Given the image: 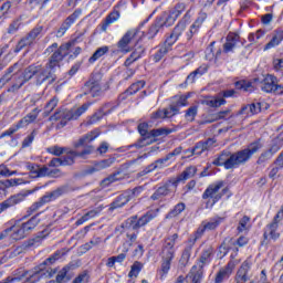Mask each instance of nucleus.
I'll list each match as a JSON object with an SVG mask.
<instances>
[{
	"instance_id": "19",
	"label": "nucleus",
	"mask_w": 283,
	"mask_h": 283,
	"mask_svg": "<svg viewBox=\"0 0 283 283\" xmlns=\"http://www.w3.org/2000/svg\"><path fill=\"white\" fill-rule=\"evenodd\" d=\"M78 17H81V11H75L71 15H69L66 20L59 28L56 32V36L59 39H61V36H64L65 32H67L70 28H72V24H74V22L76 21V19H78Z\"/></svg>"
},
{
	"instance_id": "45",
	"label": "nucleus",
	"mask_w": 283,
	"mask_h": 283,
	"mask_svg": "<svg viewBox=\"0 0 283 283\" xmlns=\"http://www.w3.org/2000/svg\"><path fill=\"white\" fill-rule=\"evenodd\" d=\"M168 157H164L160 159L155 160V163L150 164L147 168L146 171L147 174H150V171H156V169H165V163H168Z\"/></svg>"
},
{
	"instance_id": "42",
	"label": "nucleus",
	"mask_w": 283,
	"mask_h": 283,
	"mask_svg": "<svg viewBox=\"0 0 283 283\" xmlns=\"http://www.w3.org/2000/svg\"><path fill=\"white\" fill-rule=\"evenodd\" d=\"M212 254H213V248L212 247L206 248L196 265L205 269V264L209 263V259L211 258Z\"/></svg>"
},
{
	"instance_id": "9",
	"label": "nucleus",
	"mask_w": 283,
	"mask_h": 283,
	"mask_svg": "<svg viewBox=\"0 0 283 283\" xmlns=\"http://www.w3.org/2000/svg\"><path fill=\"white\" fill-rule=\"evenodd\" d=\"M156 216H154L151 212H147L144 216H142L138 219V216L129 217L124 223V229H133V231H138V229H142V227H145L154 220Z\"/></svg>"
},
{
	"instance_id": "59",
	"label": "nucleus",
	"mask_w": 283,
	"mask_h": 283,
	"mask_svg": "<svg viewBox=\"0 0 283 283\" xmlns=\"http://www.w3.org/2000/svg\"><path fill=\"white\" fill-rule=\"evenodd\" d=\"M205 151L207 150L202 142H198L196 146L190 150L191 156H201L202 154H205Z\"/></svg>"
},
{
	"instance_id": "26",
	"label": "nucleus",
	"mask_w": 283,
	"mask_h": 283,
	"mask_svg": "<svg viewBox=\"0 0 283 283\" xmlns=\"http://www.w3.org/2000/svg\"><path fill=\"white\" fill-rule=\"evenodd\" d=\"M72 264H67L64 268H62L55 277L56 283H67L70 280H72L73 275L70 273L72 271Z\"/></svg>"
},
{
	"instance_id": "27",
	"label": "nucleus",
	"mask_w": 283,
	"mask_h": 283,
	"mask_svg": "<svg viewBox=\"0 0 283 283\" xmlns=\"http://www.w3.org/2000/svg\"><path fill=\"white\" fill-rule=\"evenodd\" d=\"M39 114H41V109L34 108L27 116L18 122V127L22 129V127H28L31 123H34L36 118H39Z\"/></svg>"
},
{
	"instance_id": "5",
	"label": "nucleus",
	"mask_w": 283,
	"mask_h": 283,
	"mask_svg": "<svg viewBox=\"0 0 283 283\" xmlns=\"http://www.w3.org/2000/svg\"><path fill=\"white\" fill-rule=\"evenodd\" d=\"M222 187H224V181H217V182L208 186V188L202 193L203 200H209V198L212 199L210 208L213 207V205H216V202H219L222 199V196H224V193H227V191H229L228 187H226L223 189H222ZM220 189H222L221 192H220Z\"/></svg>"
},
{
	"instance_id": "10",
	"label": "nucleus",
	"mask_w": 283,
	"mask_h": 283,
	"mask_svg": "<svg viewBox=\"0 0 283 283\" xmlns=\"http://www.w3.org/2000/svg\"><path fill=\"white\" fill-rule=\"evenodd\" d=\"M107 86L101 85V75L92 76L84 84V94H91L93 98H96V96H101L104 92H107Z\"/></svg>"
},
{
	"instance_id": "3",
	"label": "nucleus",
	"mask_w": 283,
	"mask_h": 283,
	"mask_svg": "<svg viewBox=\"0 0 283 283\" xmlns=\"http://www.w3.org/2000/svg\"><path fill=\"white\" fill-rule=\"evenodd\" d=\"M205 19H207V14H203L195 21V23L190 27V29L187 31V23L179 22L172 30V32L169 34V36L166 38L167 45L174 46V44L177 41H191L193 39V35L200 30V25L205 23Z\"/></svg>"
},
{
	"instance_id": "57",
	"label": "nucleus",
	"mask_w": 283,
	"mask_h": 283,
	"mask_svg": "<svg viewBox=\"0 0 283 283\" xmlns=\"http://www.w3.org/2000/svg\"><path fill=\"white\" fill-rule=\"evenodd\" d=\"M249 112L254 116V114H260L262 112V104L261 103H252L250 105L243 106V112Z\"/></svg>"
},
{
	"instance_id": "15",
	"label": "nucleus",
	"mask_w": 283,
	"mask_h": 283,
	"mask_svg": "<svg viewBox=\"0 0 283 283\" xmlns=\"http://www.w3.org/2000/svg\"><path fill=\"white\" fill-rule=\"evenodd\" d=\"M136 34H138L137 29L128 30L123 35V38L117 42L118 50H120V52H125L126 54H127V52H130L129 43H132V41H134V39H136Z\"/></svg>"
},
{
	"instance_id": "60",
	"label": "nucleus",
	"mask_w": 283,
	"mask_h": 283,
	"mask_svg": "<svg viewBox=\"0 0 283 283\" xmlns=\"http://www.w3.org/2000/svg\"><path fill=\"white\" fill-rule=\"evenodd\" d=\"M91 154H94V146L88 145L84 147L82 151H77V158H82L83 160L87 159V156H91Z\"/></svg>"
},
{
	"instance_id": "24",
	"label": "nucleus",
	"mask_w": 283,
	"mask_h": 283,
	"mask_svg": "<svg viewBox=\"0 0 283 283\" xmlns=\"http://www.w3.org/2000/svg\"><path fill=\"white\" fill-rule=\"evenodd\" d=\"M185 12V3H178L172 11H170V14L166 18L165 25L166 28H169L176 23V19L179 18L180 14Z\"/></svg>"
},
{
	"instance_id": "35",
	"label": "nucleus",
	"mask_w": 283,
	"mask_h": 283,
	"mask_svg": "<svg viewBox=\"0 0 283 283\" xmlns=\"http://www.w3.org/2000/svg\"><path fill=\"white\" fill-rule=\"evenodd\" d=\"M171 45L167 44V40H165L164 45L159 48V50L153 55L154 63H159V61H163L166 54L169 53V50H171Z\"/></svg>"
},
{
	"instance_id": "16",
	"label": "nucleus",
	"mask_w": 283,
	"mask_h": 283,
	"mask_svg": "<svg viewBox=\"0 0 283 283\" xmlns=\"http://www.w3.org/2000/svg\"><path fill=\"white\" fill-rule=\"evenodd\" d=\"M279 227L280 226L276 224L275 222H271L264 228V240L262 241V244H269L270 240H273V242L280 240V232H277Z\"/></svg>"
},
{
	"instance_id": "46",
	"label": "nucleus",
	"mask_w": 283,
	"mask_h": 283,
	"mask_svg": "<svg viewBox=\"0 0 283 283\" xmlns=\"http://www.w3.org/2000/svg\"><path fill=\"white\" fill-rule=\"evenodd\" d=\"M101 213V209L95 208L88 212H86L82 218H80L75 224L80 227V224H84V222H87V220H92V218H96Z\"/></svg>"
},
{
	"instance_id": "39",
	"label": "nucleus",
	"mask_w": 283,
	"mask_h": 283,
	"mask_svg": "<svg viewBox=\"0 0 283 283\" xmlns=\"http://www.w3.org/2000/svg\"><path fill=\"white\" fill-rule=\"evenodd\" d=\"M283 41V31L279 30L275 31L271 41L265 45L264 50H271L272 48H276V45H280Z\"/></svg>"
},
{
	"instance_id": "36",
	"label": "nucleus",
	"mask_w": 283,
	"mask_h": 283,
	"mask_svg": "<svg viewBox=\"0 0 283 283\" xmlns=\"http://www.w3.org/2000/svg\"><path fill=\"white\" fill-rule=\"evenodd\" d=\"M90 103H85L76 109L69 111V118H71V120H78V118L90 109Z\"/></svg>"
},
{
	"instance_id": "29",
	"label": "nucleus",
	"mask_w": 283,
	"mask_h": 283,
	"mask_svg": "<svg viewBox=\"0 0 283 283\" xmlns=\"http://www.w3.org/2000/svg\"><path fill=\"white\" fill-rule=\"evenodd\" d=\"M17 67H19L18 63L7 69L6 73L0 78V90H2L6 85H8V83H10V81L13 80Z\"/></svg>"
},
{
	"instance_id": "54",
	"label": "nucleus",
	"mask_w": 283,
	"mask_h": 283,
	"mask_svg": "<svg viewBox=\"0 0 283 283\" xmlns=\"http://www.w3.org/2000/svg\"><path fill=\"white\" fill-rule=\"evenodd\" d=\"M282 139L274 138L268 150L271 153L272 156H275V154H277L279 150L282 149Z\"/></svg>"
},
{
	"instance_id": "4",
	"label": "nucleus",
	"mask_w": 283,
	"mask_h": 283,
	"mask_svg": "<svg viewBox=\"0 0 283 283\" xmlns=\"http://www.w3.org/2000/svg\"><path fill=\"white\" fill-rule=\"evenodd\" d=\"M178 233L170 234L164 239L161 248V268L159 270L160 280H165V275L171 270V262L176 258V242H178Z\"/></svg>"
},
{
	"instance_id": "18",
	"label": "nucleus",
	"mask_w": 283,
	"mask_h": 283,
	"mask_svg": "<svg viewBox=\"0 0 283 283\" xmlns=\"http://www.w3.org/2000/svg\"><path fill=\"white\" fill-rule=\"evenodd\" d=\"M197 172L198 168H196V166L187 167L179 176H177L176 179H172L174 190L176 191V189H178V185H180V182H186L189 178H193Z\"/></svg>"
},
{
	"instance_id": "14",
	"label": "nucleus",
	"mask_w": 283,
	"mask_h": 283,
	"mask_svg": "<svg viewBox=\"0 0 283 283\" xmlns=\"http://www.w3.org/2000/svg\"><path fill=\"white\" fill-rule=\"evenodd\" d=\"M238 266V260H231L224 268H221L216 275L214 283H222L224 280H229L233 273V269Z\"/></svg>"
},
{
	"instance_id": "11",
	"label": "nucleus",
	"mask_w": 283,
	"mask_h": 283,
	"mask_svg": "<svg viewBox=\"0 0 283 283\" xmlns=\"http://www.w3.org/2000/svg\"><path fill=\"white\" fill-rule=\"evenodd\" d=\"M65 191H66L65 187H60L51 192H46L39 201L34 202L29 208V210L31 211V213L39 211V209H41V207H43V205H48L49 202H52V201L56 200L57 198H61V196H63V193H65Z\"/></svg>"
},
{
	"instance_id": "50",
	"label": "nucleus",
	"mask_w": 283,
	"mask_h": 283,
	"mask_svg": "<svg viewBox=\"0 0 283 283\" xmlns=\"http://www.w3.org/2000/svg\"><path fill=\"white\" fill-rule=\"evenodd\" d=\"M120 171L114 172L113 175L104 178L101 181V187L105 188V187H109V185L114 184V182H118V180H120Z\"/></svg>"
},
{
	"instance_id": "52",
	"label": "nucleus",
	"mask_w": 283,
	"mask_h": 283,
	"mask_svg": "<svg viewBox=\"0 0 283 283\" xmlns=\"http://www.w3.org/2000/svg\"><path fill=\"white\" fill-rule=\"evenodd\" d=\"M196 116H198V105L190 106L185 114L186 120H188V123H193Z\"/></svg>"
},
{
	"instance_id": "23",
	"label": "nucleus",
	"mask_w": 283,
	"mask_h": 283,
	"mask_svg": "<svg viewBox=\"0 0 283 283\" xmlns=\"http://www.w3.org/2000/svg\"><path fill=\"white\" fill-rule=\"evenodd\" d=\"M23 200H25V193H17L11 196L2 203H0V213H2V211H6V209H10V207H14V205L23 202Z\"/></svg>"
},
{
	"instance_id": "61",
	"label": "nucleus",
	"mask_w": 283,
	"mask_h": 283,
	"mask_svg": "<svg viewBox=\"0 0 283 283\" xmlns=\"http://www.w3.org/2000/svg\"><path fill=\"white\" fill-rule=\"evenodd\" d=\"M153 138H158V136H169V134H171V129L168 128H157V129H153L149 133Z\"/></svg>"
},
{
	"instance_id": "1",
	"label": "nucleus",
	"mask_w": 283,
	"mask_h": 283,
	"mask_svg": "<svg viewBox=\"0 0 283 283\" xmlns=\"http://www.w3.org/2000/svg\"><path fill=\"white\" fill-rule=\"evenodd\" d=\"M71 44L65 43L59 48V43L54 42L52 45L46 48L44 54H53L49 57L45 66L41 64H31L27 66L29 72V78L34 81L36 87H41L43 83L52 85L56 81V67H61V61L67 56V51L70 50Z\"/></svg>"
},
{
	"instance_id": "38",
	"label": "nucleus",
	"mask_w": 283,
	"mask_h": 283,
	"mask_svg": "<svg viewBox=\"0 0 283 283\" xmlns=\"http://www.w3.org/2000/svg\"><path fill=\"white\" fill-rule=\"evenodd\" d=\"M64 154H66V156L62 158L63 167L74 165L76 158H78V151L70 150L69 148H66Z\"/></svg>"
},
{
	"instance_id": "7",
	"label": "nucleus",
	"mask_w": 283,
	"mask_h": 283,
	"mask_svg": "<svg viewBox=\"0 0 283 283\" xmlns=\"http://www.w3.org/2000/svg\"><path fill=\"white\" fill-rule=\"evenodd\" d=\"M143 193V187H136L134 189H128L119 195L112 203H111V211L114 209H120V207H125L127 202L134 200V198H138Z\"/></svg>"
},
{
	"instance_id": "55",
	"label": "nucleus",
	"mask_w": 283,
	"mask_h": 283,
	"mask_svg": "<svg viewBox=\"0 0 283 283\" xmlns=\"http://www.w3.org/2000/svg\"><path fill=\"white\" fill-rule=\"evenodd\" d=\"M56 105H59V98L56 97L51 98L44 107V116H50V114L54 112V108L56 107Z\"/></svg>"
},
{
	"instance_id": "64",
	"label": "nucleus",
	"mask_w": 283,
	"mask_h": 283,
	"mask_svg": "<svg viewBox=\"0 0 283 283\" xmlns=\"http://www.w3.org/2000/svg\"><path fill=\"white\" fill-rule=\"evenodd\" d=\"M271 158H273V155L269 150H265L259 156L256 164L264 165V163H269Z\"/></svg>"
},
{
	"instance_id": "13",
	"label": "nucleus",
	"mask_w": 283,
	"mask_h": 283,
	"mask_svg": "<svg viewBox=\"0 0 283 283\" xmlns=\"http://www.w3.org/2000/svg\"><path fill=\"white\" fill-rule=\"evenodd\" d=\"M44 238L45 237L43 235H38L33 239H30L24 244L14 248L13 251L11 252V258H17V255H21V253H25V251H28V249H32V247H39L41 242H43Z\"/></svg>"
},
{
	"instance_id": "33",
	"label": "nucleus",
	"mask_w": 283,
	"mask_h": 283,
	"mask_svg": "<svg viewBox=\"0 0 283 283\" xmlns=\"http://www.w3.org/2000/svg\"><path fill=\"white\" fill-rule=\"evenodd\" d=\"M222 220H224L223 218L220 217H216L210 219L209 222H207L206 224H203V229L197 231V235L200 233V235H202L205 233V231H213V229H218V227H220V223L222 222Z\"/></svg>"
},
{
	"instance_id": "53",
	"label": "nucleus",
	"mask_w": 283,
	"mask_h": 283,
	"mask_svg": "<svg viewBox=\"0 0 283 283\" xmlns=\"http://www.w3.org/2000/svg\"><path fill=\"white\" fill-rule=\"evenodd\" d=\"M145 84L146 83L143 80L133 83L126 91V94H129L132 96V95L136 94L137 92H140V90H143V87H145Z\"/></svg>"
},
{
	"instance_id": "30",
	"label": "nucleus",
	"mask_w": 283,
	"mask_h": 283,
	"mask_svg": "<svg viewBox=\"0 0 283 283\" xmlns=\"http://www.w3.org/2000/svg\"><path fill=\"white\" fill-rule=\"evenodd\" d=\"M200 265H193L188 274V279L191 280V283H201L202 275L205 271Z\"/></svg>"
},
{
	"instance_id": "44",
	"label": "nucleus",
	"mask_w": 283,
	"mask_h": 283,
	"mask_svg": "<svg viewBox=\"0 0 283 283\" xmlns=\"http://www.w3.org/2000/svg\"><path fill=\"white\" fill-rule=\"evenodd\" d=\"M185 209H187V206L185 205V202H179L177 203L172 210H170L167 214L166 218L168 220H171V218H178V216H180V213H182V211H185Z\"/></svg>"
},
{
	"instance_id": "62",
	"label": "nucleus",
	"mask_w": 283,
	"mask_h": 283,
	"mask_svg": "<svg viewBox=\"0 0 283 283\" xmlns=\"http://www.w3.org/2000/svg\"><path fill=\"white\" fill-rule=\"evenodd\" d=\"M19 28H21V18L14 20L8 28V34H17L19 32Z\"/></svg>"
},
{
	"instance_id": "8",
	"label": "nucleus",
	"mask_w": 283,
	"mask_h": 283,
	"mask_svg": "<svg viewBox=\"0 0 283 283\" xmlns=\"http://www.w3.org/2000/svg\"><path fill=\"white\" fill-rule=\"evenodd\" d=\"M249 242V239L247 237H240L237 241L232 238H227L223 240V242L220 245V252L223 255H227L229 251L233 250V253L231 254V259L234 260L235 255H238V247H244ZM238 244V247H235Z\"/></svg>"
},
{
	"instance_id": "56",
	"label": "nucleus",
	"mask_w": 283,
	"mask_h": 283,
	"mask_svg": "<svg viewBox=\"0 0 283 283\" xmlns=\"http://www.w3.org/2000/svg\"><path fill=\"white\" fill-rule=\"evenodd\" d=\"M198 238H200V235L196 234L195 237L188 239V241L186 242V247L184 249V253H188L191 255V251H193V247H196Z\"/></svg>"
},
{
	"instance_id": "31",
	"label": "nucleus",
	"mask_w": 283,
	"mask_h": 283,
	"mask_svg": "<svg viewBox=\"0 0 283 283\" xmlns=\"http://www.w3.org/2000/svg\"><path fill=\"white\" fill-rule=\"evenodd\" d=\"M114 160L112 159H104L96 163L93 167L86 169V174H96V171H103V169H107V167H112Z\"/></svg>"
},
{
	"instance_id": "17",
	"label": "nucleus",
	"mask_w": 283,
	"mask_h": 283,
	"mask_svg": "<svg viewBox=\"0 0 283 283\" xmlns=\"http://www.w3.org/2000/svg\"><path fill=\"white\" fill-rule=\"evenodd\" d=\"M101 136V129L95 128L94 130L87 133L86 135L82 136L78 140L73 143V147L78 149L80 147H85V145H90L92 140H96Z\"/></svg>"
},
{
	"instance_id": "49",
	"label": "nucleus",
	"mask_w": 283,
	"mask_h": 283,
	"mask_svg": "<svg viewBox=\"0 0 283 283\" xmlns=\"http://www.w3.org/2000/svg\"><path fill=\"white\" fill-rule=\"evenodd\" d=\"M208 67L207 66H199L196 71L191 72L186 80V83H195L196 76H202V74H206Z\"/></svg>"
},
{
	"instance_id": "34",
	"label": "nucleus",
	"mask_w": 283,
	"mask_h": 283,
	"mask_svg": "<svg viewBox=\"0 0 283 283\" xmlns=\"http://www.w3.org/2000/svg\"><path fill=\"white\" fill-rule=\"evenodd\" d=\"M54 262H56V259L53 255L48 258L43 263H41L38 268H35V271L32 274V277H40L41 275H46L45 266H48V264H54Z\"/></svg>"
},
{
	"instance_id": "20",
	"label": "nucleus",
	"mask_w": 283,
	"mask_h": 283,
	"mask_svg": "<svg viewBox=\"0 0 283 283\" xmlns=\"http://www.w3.org/2000/svg\"><path fill=\"white\" fill-rule=\"evenodd\" d=\"M249 271H251V264L249 262L244 261L239 270L237 271V274L234 276L235 283H247L251 277L249 276Z\"/></svg>"
},
{
	"instance_id": "12",
	"label": "nucleus",
	"mask_w": 283,
	"mask_h": 283,
	"mask_svg": "<svg viewBox=\"0 0 283 283\" xmlns=\"http://www.w3.org/2000/svg\"><path fill=\"white\" fill-rule=\"evenodd\" d=\"M13 83L11 87L7 90L9 93L19 92L23 87L25 83H29L30 80V73L28 71V66L23 70L22 73L14 72L13 73Z\"/></svg>"
},
{
	"instance_id": "43",
	"label": "nucleus",
	"mask_w": 283,
	"mask_h": 283,
	"mask_svg": "<svg viewBox=\"0 0 283 283\" xmlns=\"http://www.w3.org/2000/svg\"><path fill=\"white\" fill-rule=\"evenodd\" d=\"M165 27H167L165 24V21L157 20L155 24L150 25V28L148 29V32H147L148 39H154V36H156V34L160 32V29Z\"/></svg>"
},
{
	"instance_id": "22",
	"label": "nucleus",
	"mask_w": 283,
	"mask_h": 283,
	"mask_svg": "<svg viewBox=\"0 0 283 283\" xmlns=\"http://www.w3.org/2000/svg\"><path fill=\"white\" fill-rule=\"evenodd\" d=\"M238 45H240V35L238 33H229L226 43L223 44L224 54L233 52Z\"/></svg>"
},
{
	"instance_id": "32",
	"label": "nucleus",
	"mask_w": 283,
	"mask_h": 283,
	"mask_svg": "<svg viewBox=\"0 0 283 283\" xmlns=\"http://www.w3.org/2000/svg\"><path fill=\"white\" fill-rule=\"evenodd\" d=\"M191 97V94L187 95H176L172 97L171 105L175 106L178 112H180V107H187L189 105V98Z\"/></svg>"
},
{
	"instance_id": "2",
	"label": "nucleus",
	"mask_w": 283,
	"mask_h": 283,
	"mask_svg": "<svg viewBox=\"0 0 283 283\" xmlns=\"http://www.w3.org/2000/svg\"><path fill=\"white\" fill-rule=\"evenodd\" d=\"M263 147L262 140L258 139L248 145L245 149L231 154L229 150H223L218 158L212 161L216 167H224V169H235L240 165H247L254 154Z\"/></svg>"
},
{
	"instance_id": "25",
	"label": "nucleus",
	"mask_w": 283,
	"mask_h": 283,
	"mask_svg": "<svg viewBox=\"0 0 283 283\" xmlns=\"http://www.w3.org/2000/svg\"><path fill=\"white\" fill-rule=\"evenodd\" d=\"M70 111L67 109H57L50 118L49 120H61L57 127H65L67 125V120H72L71 117H69Z\"/></svg>"
},
{
	"instance_id": "51",
	"label": "nucleus",
	"mask_w": 283,
	"mask_h": 283,
	"mask_svg": "<svg viewBox=\"0 0 283 283\" xmlns=\"http://www.w3.org/2000/svg\"><path fill=\"white\" fill-rule=\"evenodd\" d=\"M22 227L27 231V234H29L30 232L34 231L36 227H39V218L32 217L29 221L22 223Z\"/></svg>"
},
{
	"instance_id": "48",
	"label": "nucleus",
	"mask_w": 283,
	"mask_h": 283,
	"mask_svg": "<svg viewBox=\"0 0 283 283\" xmlns=\"http://www.w3.org/2000/svg\"><path fill=\"white\" fill-rule=\"evenodd\" d=\"M145 52V49H138L135 50L129 57L126 59L124 65L125 67H129V65H132V63H135V61H138V59H140V56H143V53Z\"/></svg>"
},
{
	"instance_id": "37",
	"label": "nucleus",
	"mask_w": 283,
	"mask_h": 283,
	"mask_svg": "<svg viewBox=\"0 0 283 283\" xmlns=\"http://www.w3.org/2000/svg\"><path fill=\"white\" fill-rule=\"evenodd\" d=\"M10 229L12 240H23V238L28 235V232L25 231V228H23L22 223L20 226H13Z\"/></svg>"
},
{
	"instance_id": "58",
	"label": "nucleus",
	"mask_w": 283,
	"mask_h": 283,
	"mask_svg": "<svg viewBox=\"0 0 283 283\" xmlns=\"http://www.w3.org/2000/svg\"><path fill=\"white\" fill-rule=\"evenodd\" d=\"M143 270V264L140 262L136 261L128 273V277H138V273Z\"/></svg>"
},
{
	"instance_id": "47",
	"label": "nucleus",
	"mask_w": 283,
	"mask_h": 283,
	"mask_svg": "<svg viewBox=\"0 0 283 283\" xmlns=\"http://www.w3.org/2000/svg\"><path fill=\"white\" fill-rule=\"evenodd\" d=\"M107 52H109V46H101L98 48L93 55L88 59V63H96V61H98V59L105 56V54H107Z\"/></svg>"
},
{
	"instance_id": "28",
	"label": "nucleus",
	"mask_w": 283,
	"mask_h": 283,
	"mask_svg": "<svg viewBox=\"0 0 283 283\" xmlns=\"http://www.w3.org/2000/svg\"><path fill=\"white\" fill-rule=\"evenodd\" d=\"M276 81H277L276 76L268 74L262 82V86H261L262 92H266V94H272L275 87Z\"/></svg>"
},
{
	"instance_id": "41",
	"label": "nucleus",
	"mask_w": 283,
	"mask_h": 283,
	"mask_svg": "<svg viewBox=\"0 0 283 283\" xmlns=\"http://www.w3.org/2000/svg\"><path fill=\"white\" fill-rule=\"evenodd\" d=\"M203 105L208 107H222V105H227V99L223 97L214 96L203 101Z\"/></svg>"
},
{
	"instance_id": "63",
	"label": "nucleus",
	"mask_w": 283,
	"mask_h": 283,
	"mask_svg": "<svg viewBox=\"0 0 283 283\" xmlns=\"http://www.w3.org/2000/svg\"><path fill=\"white\" fill-rule=\"evenodd\" d=\"M237 90H243V92H253V86L251 82L241 81L235 83Z\"/></svg>"
},
{
	"instance_id": "21",
	"label": "nucleus",
	"mask_w": 283,
	"mask_h": 283,
	"mask_svg": "<svg viewBox=\"0 0 283 283\" xmlns=\"http://www.w3.org/2000/svg\"><path fill=\"white\" fill-rule=\"evenodd\" d=\"M171 187H174V179L168 180L165 185H163L161 187H159L153 195H151V199L153 200H161V198H165L167 196H169V193H171V191H174L171 189Z\"/></svg>"
},
{
	"instance_id": "6",
	"label": "nucleus",
	"mask_w": 283,
	"mask_h": 283,
	"mask_svg": "<svg viewBox=\"0 0 283 283\" xmlns=\"http://www.w3.org/2000/svg\"><path fill=\"white\" fill-rule=\"evenodd\" d=\"M41 32H43L42 25H36L35 28H33L29 33H27L19 40L13 52L15 54H19L21 50H25V48H32V45H34V41H36V38L39 36V34H41Z\"/></svg>"
},
{
	"instance_id": "40",
	"label": "nucleus",
	"mask_w": 283,
	"mask_h": 283,
	"mask_svg": "<svg viewBox=\"0 0 283 283\" xmlns=\"http://www.w3.org/2000/svg\"><path fill=\"white\" fill-rule=\"evenodd\" d=\"M118 19H120V13L118 11H113L112 13H109L104 23L102 24V31L106 32L107 28H109V25H112V23H115V21H118Z\"/></svg>"
}]
</instances>
